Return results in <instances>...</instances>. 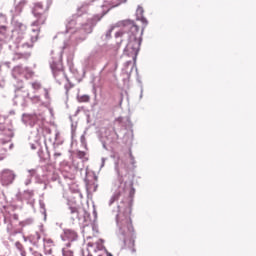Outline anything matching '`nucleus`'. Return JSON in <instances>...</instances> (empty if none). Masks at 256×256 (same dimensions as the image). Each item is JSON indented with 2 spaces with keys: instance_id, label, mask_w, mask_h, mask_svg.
Instances as JSON below:
<instances>
[{
  "instance_id": "nucleus-1",
  "label": "nucleus",
  "mask_w": 256,
  "mask_h": 256,
  "mask_svg": "<svg viewBox=\"0 0 256 256\" xmlns=\"http://www.w3.org/2000/svg\"><path fill=\"white\" fill-rule=\"evenodd\" d=\"M32 13L34 17H36V21L32 23V27H41V25H45V21H47V8H45L41 2L34 4Z\"/></svg>"
},
{
  "instance_id": "nucleus-17",
  "label": "nucleus",
  "mask_w": 256,
  "mask_h": 256,
  "mask_svg": "<svg viewBox=\"0 0 256 256\" xmlns=\"http://www.w3.org/2000/svg\"><path fill=\"white\" fill-rule=\"evenodd\" d=\"M137 12L138 13H143V8L142 7H138Z\"/></svg>"
},
{
  "instance_id": "nucleus-9",
  "label": "nucleus",
  "mask_w": 256,
  "mask_h": 256,
  "mask_svg": "<svg viewBox=\"0 0 256 256\" xmlns=\"http://www.w3.org/2000/svg\"><path fill=\"white\" fill-rule=\"evenodd\" d=\"M77 155H78L79 159H83L85 157L86 153L83 151H78Z\"/></svg>"
},
{
  "instance_id": "nucleus-11",
  "label": "nucleus",
  "mask_w": 256,
  "mask_h": 256,
  "mask_svg": "<svg viewBox=\"0 0 256 256\" xmlns=\"http://www.w3.org/2000/svg\"><path fill=\"white\" fill-rule=\"evenodd\" d=\"M131 245H132L131 253H136L137 250L135 249V241H132Z\"/></svg>"
},
{
  "instance_id": "nucleus-14",
  "label": "nucleus",
  "mask_w": 256,
  "mask_h": 256,
  "mask_svg": "<svg viewBox=\"0 0 256 256\" xmlns=\"http://www.w3.org/2000/svg\"><path fill=\"white\" fill-rule=\"evenodd\" d=\"M70 211H71V213H77V208L71 207V208H70Z\"/></svg>"
},
{
  "instance_id": "nucleus-7",
  "label": "nucleus",
  "mask_w": 256,
  "mask_h": 256,
  "mask_svg": "<svg viewBox=\"0 0 256 256\" xmlns=\"http://www.w3.org/2000/svg\"><path fill=\"white\" fill-rule=\"evenodd\" d=\"M18 59H23V54L15 53L13 56V61H18Z\"/></svg>"
},
{
  "instance_id": "nucleus-8",
  "label": "nucleus",
  "mask_w": 256,
  "mask_h": 256,
  "mask_svg": "<svg viewBox=\"0 0 256 256\" xmlns=\"http://www.w3.org/2000/svg\"><path fill=\"white\" fill-rule=\"evenodd\" d=\"M119 5H121V1H119V0H113V2H112V7H119Z\"/></svg>"
},
{
  "instance_id": "nucleus-3",
  "label": "nucleus",
  "mask_w": 256,
  "mask_h": 256,
  "mask_svg": "<svg viewBox=\"0 0 256 256\" xmlns=\"http://www.w3.org/2000/svg\"><path fill=\"white\" fill-rule=\"evenodd\" d=\"M15 172L10 169H4L0 173V183L3 187H9V185H12L13 181H15Z\"/></svg>"
},
{
  "instance_id": "nucleus-18",
  "label": "nucleus",
  "mask_w": 256,
  "mask_h": 256,
  "mask_svg": "<svg viewBox=\"0 0 256 256\" xmlns=\"http://www.w3.org/2000/svg\"><path fill=\"white\" fill-rule=\"evenodd\" d=\"M20 255H21V256H25V251H21V252H20Z\"/></svg>"
},
{
  "instance_id": "nucleus-19",
  "label": "nucleus",
  "mask_w": 256,
  "mask_h": 256,
  "mask_svg": "<svg viewBox=\"0 0 256 256\" xmlns=\"http://www.w3.org/2000/svg\"><path fill=\"white\" fill-rule=\"evenodd\" d=\"M33 87H34V88H36V87L39 88V85L33 84Z\"/></svg>"
},
{
  "instance_id": "nucleus-4",
  "label": "nucleus",
  "mask_w": 256,
  "mask_h": 256,
  "mask_svg": "<svg viewBox=\"0 0 256 256\" xmlns=\"http://www.w3.org/2000/svg\"><path fill=\"white\" fill-rule=\"evenodd\" d=\"M126 27L129 29V39H141L139 37V26L133 22H129Z\"/></svg>"
},
{
  "instance_id": "nucleus-5",
  "label": "nucleus",
  "mask_w": 256,
  "mask_h": 256,
  "mask_svg": "<svg viewBox=\"0 0 256 256\" xmlns=\"http://www.w3.org/2000/svg\"><path fill=\"white\" fill-rule=\"evenodd\" d=\"M128 49H131L132 53H135V55H137V53H139V50L141 49V38H134V40L129 39Z\"/></svg>"
},
{
  "instance_id": "nucleus-13",
  "label": "nucleus",
  "mask_w": 256,
  "mask_h": 256,
  "mask_svg": "<svg viewBox=\"0 0 256 256\" xmlns=\"http://www.w3.org/2000/svg\"><path fill=\"white\" fill-rule=\"evenodd\" d=\"M63 255H64V256H73V252H71V251H66V252H64Z\"/></svg>"
},
{
  "instance_id": "nucleus-10",
  "label": "nucleus",
  "mask_w": 256,
  "mask_h": 256,
  "mask_svg": "<svg viewBox=\"0 0 256 256\" xmlns=\"http://www.w3.org/2000/svg\"><path fill=\"white\" fill-rule=\"evenodd\" d=\"M121 185H122V188L119 190L117 197H119V195H121V193H125V184L121 183Z\"/></svg>"
},
{
  "instance_id": "nucleus-12",
  "label": "nucleus",
  "mask_w": 256,
  "mask_h": 256,
  "mask_svg": "<svg viewBox=\"0 0 256 256\" xmlns=\"http://www.w3.org/2000/svg\"><path fill=\"white\" fill-rule=\"evenodd\" d=\"M19 27H20V29L22 31H26L27 30V26L26 25L20 24Z\"/></svg>"
},
{
  "instance_id": "nucleus-2",
  "label": "nucleus",
  "mask_w": 256,
  "mask_h": 256,
  "mask_svg": "<svg viewBox=\"0 0 256 256\" xmlns=\"http://www.w3.org/2000/svg\"><path fill=\"white\" fill-rule=\"evenodd\" d=\"M117 223H120V225H124L126 227H131L132 220H131V206H128L124 209V212H119V214L116 217Z\"/></svg>"
},
{
  "instance_id": "nucleus-15",
  "label": "nucleus",
  "mask_w": 256,
  "mask_h": 256,
  "mask_svg": "<svg viewBox=\"0 0 256 256\" xmlns=\"http://www.w3.org/2000/svg\"><path fill=\"white\" fill-rule=\"evenodd\" d=\"M54 157H61V152H55Z\"/></svg>"
},
{
  "instance_id": "nucleus-16",
  "label": "nucleus",
  "mask_w": 256,
  "mask_h": 256,
  "mask_svg": "<svg viewBox=\"0 0 256 256\" xmlns=\"http://www.w3.org/2000/svg\"><path fill=\"white\" fill-rule=\"evenodd\" d=\"M32 256H43V255H41V254L38 253V252H32Z\"/></svg>"
},
{
  "instance_id": "nucleus-6",
  "label": "nucleus",
  "mask_w": 256,
  "mask_h": 256,
  "mask_svg": "<svg viewBox=\"0 0 256 256\" xmlns=\"http://www.w3.org/2000/svg\"><path fill=\"white\" fill-rule=\"evenodd\" d=\"M79 103H89L91 101V97L89 95H82L78 97Z\"/></svg>"
}]
</instances>
